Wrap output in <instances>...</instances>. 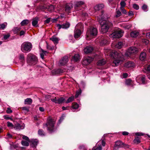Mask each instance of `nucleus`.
<instances>
[{"label": "nucleus", "mask_w": 150, "mask_h": 150, "mask_svg": "<svg viewBox=\"0 0 150 150\" xmlns=\"http://www.w3.org/2000/svg\"><path fill=\"white\" fill-rule=\"evenodd\" d=\"M101 15L97 18L98 21L100 23L101 27V32L104 33L108 30L109 28L112 25V23L108 20H104Z\"/></svg>", "instance_id": "obj_1"}, {"label": "nucleus", "mask_w": 150, "mask_h": 150, "mask_svg": "<svg viewBox=\"0 0 150 150\" xmlns=\"http://www.w3.org/2000/svg\"><path fill=\"white\" fill-rule=\"evenodd\" d=\"M110 55L114 59L113 63L115 64V66L118 65L124 60L122 54L119 51H112Z\"/></svg>", "instance_id": "obj_2"}, {"label": "nucleus", "mask_w": 150, "mask_h": 150, "mask_svg": "<svg viewBox=\"0 0 150 150\" xmlns=\"http://www.w3.org/2000/svg\"><path fill=\"white\" fill-rule=\"evenodd\" d=\"M47 121L45 125L47 127V130L50 133H52L55 131L56 129L54 126L55 124V121L54 120L50 117L48 118Z\"/></svg>", "instance_id": "obj_3"}, {"label": "nucleus", "mask_w": 150, "mask_h": 150, "mask_svg": "<svg viewBox=\"0 0 150 150\" xmlns=\"http://www.w3.org/2000/svg\"><path fill=\"white\" fill-rule=\"evenodd\" d=\"M32 45L31 43L29 42H25L22 44L21 46V50L24 52H30L31 50Z\"/></svg>", "instance_id": "obj_4"}, {"label": "nucleus", "mask_w": 150, "mask_h": 150, "mask_svg": "<svg viewBox=\"0 0 150 150\" xmlns=\"http://www.w3.org/2000/svg\"><path fill=\"white\" fill-rule=\"evenodd\" d=\"M38 61L37 58L34 54L30 53L28 55L27 62L29 65H35L37 63Z\"/></svg>", "instance_id": "obj_5"}, {"label": "nucleus", "mask_w": 150, "mask_h": 150, "mask_svg": "<svg viewBox=\"0 0 150 150\" xmlns=\"http://www.w3.org/2000/svg\"><path fill=\"white\" fill-rule=\"evenodd\" d=\"M98 31L96 28L93 27H91L87 30L86 33V36L89 39H91L93 37L96 35Z\"/></svg>", "instance_id": "obj_6"}, {"label": "nucleus", "mask_w": 150, "mask_h": 150, "mask_svg": "<svg viewBox=\"0 0 150 150\" xmlns=\"http://www.w3.org/2000/svg\"><path fill=\"white\" fill-rule=\"evenodd\" d=\"M123 32L122 30L120 29H118L110 34L109 36L110 38H119L123 35Z\"/></svg>", "instance_id": "obj_7"}, {"label": "nucleus", "mask_w": 150, "mask_h": 150, "mask_svg": "<svg viewBox=\"0 0 150 150\" xmlns=\"http://www.w3.org/2000/svg\"><path fill=\"white\" fill-rule=\"evenodd\" d=\"M138 52V50L137 48L132 47H129L125 54L127 57H129L131 55L137 53Z\"/></svg>", "instance_id": "obj_8"}, {"label": "nucleus", "mask_w": 150, "mask_h": 150, "mask_svg": "<svg viewBox=\"0 0 150 150\" xmlns=\"http://www.w3.org/2000/svg\"><path fill=\"white\" fill-rule=\"evenodd\" d=\"M70 26V24L68 22H67L61 25L59 24H57V27L59 30H60L61 28L63 29H67Z\"/></svg>", "instance_id": "obj_9"}, {"label": "nucleus", "mask_w": 150, "mask_h": 150, "mask_svg": "<svg viewBox=\"0 0 150 150\" xmlns=\"http://www.w3.org/2000/svg\"><path fill=\"white\" fill-rule=\"evenodd\" d=\"M93 59L90 57H85L83 61L82 64L84 65H88L93 61Z\"/></svg>", "instance_id": "obj_10"}, {"label": "nucleus", "mask_w": 150, "mask_h": 150, "mask_svg": "<svg viewBox=\"0 0 150 150\" xmlns=\"http://www.w3.org/2000/svg\"><path fill=\"white\" fill-rule=\"evenodd\" d=\"M73 6L71 4H67L65 7V11L68 14L71 13Z\"/></svg>", "instance_id": "obj_11"}, {"label": "nucleus", "mask_w": 150, "mask_h": 150, "mask_svg": "<svg viewBox=\"0 0 150 150\" xmlns=\"http://www.w3.org/2000/svg\"><path fill=\"white\" fill-rule=\"evenodd\" d=\"M79 24H78V25H77L76 27H77ZM76 27L74 30V37L76 39H77L80 37L81 34V32L80 30L76 29Z\"/></svg>", "instance_id": "obj_12"}, {"label": "nucleus", "mask_w": 150, "mask_h": 150, "mask_svg": "<svg viewBox=\"0 0 150 150\" xmlns=\"http://www.w3.org/2000/svg\"><path fill=\"white\" fill-rule=\"evenodd\" d=\"M68 59L67 56H65L62 58L61 60H60L59 64L61 66H63L66 64L68 62Z\"/></svg>", "instance_id": "obj_13"}, {"label": "nucleus", "mask_w": 150, "mask_h": 150, "mask_svg": "<svg viewBox=\"0 0 150 150\" xmlns=\"http://www.w3.org/2000/svg\"><path fill=\"white\" fill-rule=\"evenodd\" d=\"M93 47L91 46H87L84 49V52L86 54L91 53L93 50Z\"/></svg>", "instance_id": "obj_14"}, {"label": "nucleus", "mask_w": 150, "mask_h": 150, "mask_svg": "<svg viewBox=\"0 0 150 150\" xmlns=\"http://www.w3.org/2000/svg\"><path fill=\"white\" fill-rule=\"evenodd\" d=\"M63 70L60 69L53 70L52 71V73L53 75H58L63 73Z\"/></svg>", "instance_id": "obj_15"}, {"label": "nucleus", "mask_w": 150, "mask_h": 150, "mask_svg": "<svg viewBox=\"0 0 150 150\" xmlns=\"http://www.w3.org/2000/svg\"><path fill=\"white\" fill-rule=\"evenodd\" d=\"M146 58V54L145 52H142L139 56V59L142 61H145Z\"/></svg>", "instance_id": "obj_16"}, {"label": "nucleus", "mask_w": 150, "mask_h": 150, "mask_svg": "<svg viewBox=\"0 0 150 150\" xmlns=\"http://www.w3.org/2000/svg\"><path fill=\"white\" fill-rule=\"evenodd\" d=\"M134 62H129L126 63L125 64V67L127 68H130L134 67Z\"/></svg>", "instance_id": "obj_17"}, {"label": "nucleus", "mask_w": 150, "mask_h": 150, "mask_svg": "<svg viewBox=\"0 0 150 150\" xmlns=\"http://www.w3.org/2000/svg\"><path fill=\"white\" fill-rule=\"evenodd\" d=\"M38 18L37 17L34 18L33 19L32 22V25L33 26L37 27L38 26Z\"/></svg>", "instance_id": "obj_18"}, {"label": "nucleus", "mask_w": 150, "mask_h": 150, "mask_svg": "<svg viewBox=\"0 0 150 150\" xmlns=\"http://www.w3.org/2000/svg\"><path fill=\"white\" fill-rule=\"evenodd\" d=\"M100 42L101 45H105L107 44L108 42V40L106 37H102L101 40L100 41Z\"/></svg>", "instance_id": "obj_19"}, {"label": "nucleus", "mask_w": 150, "mask_h": 150, "mask_svg": "<svg viewBox=\"0 0 150 150\" xmlns=\"http://www.w3.org/2000/svg\"><path fill=\"white\" fill-rule=\"evenodd\" d=\"M104 7V5L102 4H98L95 6L94 9L96 10L99 11L102 9Z\"/></svg>", "instance_id": "obj_20"}, {"label": "nucleus", "mask_w": 150, "mask_h": 150, "mask_svg": "<svg viewBox=\"0 0 150 150\" xmlns=\"http://www.w3.org/2000/svg\"><path fill=\"white\" fill-rule=\"evenodd\" d=\"M115 145L116 146L121 147L124 146V144L120 141H117L115 142Z\"/></svg>", "instance_id": "obj_21"}, {"label": "nucleus", "mask_w": 150, "mask_h": 150, "mask_svg": "<svg viewBox=\"0 0 150 150\" xmlns=\"http://www.w3.org/2000/svg\"><path fill=\"white\" fill-rule=\"evenodd\" d=\"M30 23L29 20L27 19H25L23 20L21 23V26H23L28 24Z\"/></svg>", "instance_id": "obj_22"}, {"label": "nucleus", "mask_w": 150, "mask_h": 150, "mask_svg": "<svg viewBox=\"0 0 150 150\" xmlns=\"http://www.w3.org/2000/svg\"><path fill=\"white\" fill-rule=\"evenodd\" d=\"M84 4V2L82 1H77L74 4L75 6L77 7H80L82 5Z\"/></svg>", "instance_id": "obj_23"}, {"label": "nucleus", "mask_w": 150, "mask_h": 150, "mask_svg": "<svg viewBox=\"0 0 150 150\" xmlns=\"http://www.w3.org/2000/svg\"><path fill=\"white\" fill-rule=\"evenodd\" d=\"M80 59L79 55L78 54H75L73 57L72 60H73L75 62H77Z\"/></svg>", "instance_id": "obj_24"}, {"label": "nucleus", "mask_w": 150, "mask_h": 150, "mask_svg": "<svg viewBox=\"0 0 150 150\" xmlns=\"http://www.w3.org/2000/svg\"><path fill=\"white\" fill-rule=\"evenodd\" d=\"M139 34V33L137 31H135L131 32L130 35L132 37L134 38L137 36Z\"/></svg>", "instance_id": "obj_25"}, {"label": "nucleus", "mask_w": 150, "mask_h": 150, "mask_svg": "<svg viewBox=\"0 0 150 150\" xmlns=\"http://www.w3.org/2000/svg\"><path fill=\"white\" fill-rule=\"evenodd\" d=\"M55 44H57L58 43L59 39L55 36H53L50 38Z\"/></svg>", "instance_id": "obj_26"}, {"label": "nucleus", "mask_w": 150, "mask_h": 150, "mask_svg": "<svg viewBox=\"0 0 150 150\" xmlns=\"http://www.w3.org/2000/svg\"><path fill=\"white\" fill-rule=\"evenodd\" d=\"M32 100L31 98H27L25 100L24 103L25 104H30L32 103Z\"/></svg>", "instance_id": "obj_27"}, {"label": "nucleus", "mask_w": 150, "mask_h": 150, "mask_svg": "<svg viewBox=\"0 0 150 150\" xmlns=\"http://www.w3.org/2000/svg\"><path fill=\"white\" fill-rule=\"evenodd\" d=\"M123 43L121 42H119L115 45V47L118 49H120L123 46Z\"/></svg>", "instance_id": "obj_28"}, {"label": "nucleus", "mask_w": 150, "mask_h": 150, "mask_svg": "<svg viewBox=\"0 0 150 150\" xmlns=\"http://www.w3.org/2000/svg\"><path fill=\"white\" fill-rule=\"evenodd\" d=\"M105 61L104 59H102L98 62V65L100 66L103 65L105 64Z\"/></svg>", "instance_id": "obj_29"}, {"label": "nucleus", "mask_w": 150, "mask_h": 150, "mask_svg": "<svg viewBox=\"0 0 150 150\" xmlns=\"http://www.w3.org/2000/svg\"><path fill=\"white\" fill-rule=\"evenodd\" d=\"M140 139L138 137H136L133 141L134 142L137 144L140 143Z\"/></svg>", "instance_id": "obj_30"}, {"label": "nucleus", "mask_w": 150, "mask_h": 150, "mask_svg": "<svg viewBox=\"0 0 150 150\" xmlns=\"http://www.w3.org/2000/svg\"><path fill=\"white\" fill-rule=\"evenodd\" d=\"M138 78L142 81V83H144L145 81V76L144 75L141 76H139Z\"/></svg>", "instance_id": "obj_31"}, {"label": "nucleus", "mask_w": 150, "mask_h": 150, "mask_svg": "<svg viewBox=\"0 0 150 150\" xmlns=\"http://www.w3.org/2000/svg\"><path fill=\"white\" fill-rule=\"evenodd\" d=\"M65 100V99L63 97H60L57 100V103L62 104Z\"/></svg>", "instance_id": "obj_32"}, {"label": "nucleus", "mask_w": 150, "mask_h": 150, "mask_svg": "<svg viewBox=\"0 0 150 150\" xmlns=\"http://www.w3.org/2000/svg\"><path fill=\"white\" fill-rule=\"evenodd\" d=\"M14 128L17 130H20L23 128L22 126L20 124H18L16 125V126L14 127Z\"/></svg>", "instance_id": "obj_33"}, {"label": "nucleus", "mask_w": 150, "mask_h": 150, "mask_svg": "<svg viewBox=\"0 0 150 150\" xmlns=\"http://www.w3.org/2000/svg\"><path fill=\"white\" fill-rule=\"evenodd\" d=\"M42 53L40 54V57L42 59H43L44 58V56L45 55H46V54H48V52L45 51H44L43 50H42Z\"/></svg>", "instance_id": "obj_34"}, {"label": "nucleus", "mask_w": 150, "mask_h": 150, "mask_svg": "<svg viewBox=\"0 0 150 150\" xmlns=\"http://www.w3.org/2000/svg\"><path fill=\"white\" fill-rule=\"evenodd\" d=\"M74 96H72L70 97L66 101V103H68L72 102L74 100Z\"/></svg>", "instance_id": "obj_35"}, {"label": "nucleus", "mask_w": 150, "mask_h": 150, "mask_svg": "<svg viewBox=\"0 0 150 150\" xmlns=\"http://www.w3.org/2000/svg\"><path fill=\"white\" fill-rule=\"evenodd\" d=\"M127 0H122L120 3V7L124 8L126 5V3L125 2Z\"/></svg>", "instance_id": "obj_36"}, {"label": "nucleus", "mask_w": 150, "mask_h": 150, "mask_svg": "<svg viewBox=\"0 0 150 150\" xmlns=\"http://www.w3.org/2000/svg\"><path fill=\"white\" fill-rule=\"evenodd\" d=\"M32 144L34 146L37 145L38 143V141L37 139H32L31 141Z\"/></svg>", "instance_id": "obj_37"}, {"label": "nucleus", "mask_w": 150, "mask_h": 150, "mask_svg": "<svg viewBox=\"0 0 150 150\" xmlns=\"http://www.w3.org/2000/svg\"><path fill=\"white\" fill-rule=\"evenodd\" d=\"M38 134L40 136H44L45 135V132L42 129H39L38 131Z\"/></svg>", "instance_id": "obj_38"}, {"label": "nucleus", "mask_w": 150, "mask_h": 150, "mask_svg": "<svg viewBox=\"0 0 150 150\" xmlns=\"http://www.w3.org/2000/svg\"><path fill=\"white\" fill-rule=\"evenodd\" d=\"M7 25L6 23H4L0 24V29H4Z\"/></svg>", "instance_id": "obj_39"}, {"label": "nucleus", "mask_w": 150, "mask_h": 150, "mask_svg": "<svg viewBox=\"0 0 150 150\" xmlns=\"http://www.w3.org/2000/svg\"><path fill=\"white\" fill-rule=\"evenodd\" d=\"M79 107L78 104L76 103H74L72 104V108L74 109H77Z\"/></svg>", "instance_id": "obj_40"}, {"label": "nucleus", "mask_w": 150, "mask_h": 150, "mask_svg": "<svg viewBox=\"0 0 150 150\" xmlns=\"http://www.w3.org/2000/svg\"><path fill=\"white\" fill-rule=\"evenodd\" d=\"M19 59L21 61L23 62L24 61V56L23 54H21L19 56Z\"/></svg>", "instance_id": "obj_41"}, {"label": "nucleus", "mask_w": 150, "mask_h": 150, "mask_svg": "<svg viewBox=\"0 0 150 150\" xmlns=\"http://www.w3.org/2000/svg\"><path fill=\"white\" fill-rule=\"evenodd\" d=\"M98 146L96 147H94L92 149V150H102V148L101 145L99 146Z\"/></svg>", "instance_id": "obj_42"}, {"label": "nucleus", "mask_w": 150, "mask_h": 150, "mask_svg": "<svg viewBox=\"0 0 150 150\" xmlns=\"http://www.w3.org/2000/svg\"><path fill=\"white\" fill-rule=\"evenodd\" d=\"M21 144L23 146H28L29 145V143L28 142L25 141H22L21 142Z\"/></svg>", "instance_id": "obj_43"}, {"label": "nucleus", "mask_w": 150, "mask_h": 150, "mask_svg": "<svg viewBox=\"0 0 150 150\" xmlns=\"http://www.w3.org/2000/svg\"><path fill=\"white\" fill-rule=\"evenodd\" d=\"M121 15V13L120 10H118L116 11V14L115 15V17H118L120 16Z\"/></svg>", "instance_id": "obj_44"}, {"label": "nucleus", "mask_w": 150, "mask_h": 150, "mask_svg": "<svg viewBox=\"0 0 150 150\" xmlns=\"http://www.w3.org/2000/svg\"><path fill=\"white\" fill-rule=\"evenodd\" d=\"M132 81L129 79H127L125 81V83L127 85H130L131 84Z\"/></svg>", "instance_id": "obj_45"}, {"label": "nucleus", "mask_w": 150, "mask_h": 150, "mask_svg": "<svg viewBox=\"0 0 150 150\" xmlns=\"http://www.w3.org/2000/svg\"><path fill=\"white\" fill-rule=\"evenodd\" d=\"M7 126L9 127L13 128V124L9 122H8L7 123Z\"/></svg>", "instance_id": "obj_46"}, {"label": "nucleus", "mask_w": 150, "mask_h": 150, "mask_svg": "<svg viewBox=\"0 0 150 150\" xmlns=\"http://www.w3.org/2000/svg\"><path fill=\"white\" fill-rule=\"evenodd\" d=\"M81 90H79L77 91L76 93L75 96V97L76 98H77L78 96L81 94Z\"/></svg>", "instance_id": "obj_47"}, {"label": "nucleus", "mask_w": 150, "mask_h": 150, "mask_svg": "<svg viewBox=\"0 0 150 150\" xmlns=\"http://www.w3.org/2000/svg\"><path fill=\"white\" fill-rule=\"evenodd\" d=\"M10 34L9 33H8L7 34L4 35L3 38L4 40H7L10 37Z\"/></svg>", "instance_id": "obj_48"}, {"label": "nucleus", "mask_w": 150, "mask_h": 150, "mask_svg": "<svg viewBox=\"0 0 150 150\" xmlns=\"http://www.w3.org/2000/svg\"><path fill=\"white\" fill-rule=\"evenodd\" d=\"M142 9L144 11H147L148 10L147 6L146 5H144L142 6Z\"/></svg>", "instance_id": "obj_49"}, {"label": "nucleus", "mask_w": 150, "mask_h": 150, "mask_svg": "<svg viewBox=\"0 0 150 150\" xmlns=\"http://www.w3.org/2000/svg\"><path fill=\"white\" fill-rule=\"evenodd\" d=\"M133 8L136 10H138L139 9V6L137 4H134L133 5Z\"/></svg>", "instance_id": "obj_50"}, {"label": "nucleus", "mask_w": 150, "mask_h": 150, "mask_svg": "<svg viewBox=\"0 0 150 150\" xmlns=\"http://www.w3.org/2000/svg\"><path fill=\"white\" fill-rule=\"evenodd\" d=\"M120 10L122 12L125 14L127 13L126 11L124 9V8L120 7Z\"/></svg>", "instance_id": "obj_51"}, {"label": "nucleus", "mask_w": 150, "mask_h": 150, "mask_svg": "<svg viewBox=\"0 0 150 150\" xmlns=\"http://www.w3.org/2000/svg\"><path fill=\"white\" fill-rule=\"evenodd\" d=\"M6 112L8 113H10L12 112V111L11 110L10 108H7Z\"/></svg>", "instance_id": "obj_52"}, {"label": "nucleus", "mask_w": 150, "mask_h": 150, "mask_svg": "<svg viewBox=\"0 0 150 150\" xmlns=\"http://www.w3.org/2000/svg\"><path fill=\"white\" fill-rule=\"evenodd\" d=\"M57 100L56 97L51 99V101L55 103H57Z\"/></svg>", "instance_id": "obj_53"}, {"label": "nucleus", "mask_w": 150, "mask_h": 150, "mask_svg": "<svg viewBox=\"0 0 150 150\" xmlns=\"http://www.w3.org/2000/svg\"><path fill=\"white\" fill-rule=\"evenodd\" d=\"M4 118L6 120H12V118L11 117H8V115H5L4 116Z\"/></svg>", "instance_id": "obj_54"}, {"label": "nucleus", "mask_w": 150, "mask_h": 150, "mask_svg": "<svg viewBox=\"0 0 150 150\" xmlns=\"http://www.w3.org/2000/svg\"><path fill=\"white\" fill-rule=\"evenodd\" d=\"M100 142L101 143L102 145L103 146H105V142L103 140H102L100 141L98 143H99Z\"/></svg>", "instance_id": "obj_55"}, {"label": "nucleus", "mask_w": 150, "mask_h": 150, "mask_svg": "<svg viewBox=\"0 0 150 150\" xmlns=\"http://www.w3.org/2000/svg\"><path fill=\"white\" fill-rule=\"evenodd\" d=\"M23 139H25V140L28 141V142H29V138L27 136H24L23 137Z\"/></svg>", "instance_id": "obj_56"}, {"label": "nucleus", "mask_w": 150, "mask_h": 150, "mask_svg": "<svg viewBox=\"0 0 150 150\" xmlns=\"http://www.w3.org/2000/svg\"><path fill=\"white\" fill-rule=\"evenodd\" d=\"M51 18H48L45 21V22L46 23H49L50 21Z\"/></svg>", "instance_id": "obj_57"}, {"label": "nucleus", "mask_w": 150, "mask_h": 150, "mask_svg": "<svg viewBox=\"0 0 150 150\" xmlns=\"http://www.w3.org/2000/svg\"><path fill=\"white\" fill-rule=\"evenodd\" d=\"M135 135L137 136H141L143 135V134L142 133L137 132L136 133Z\"/></svg>", "instance_id": "obj_58"}, {"label": "nucleus", "mask_w": 150, "mask_h": 150, "mask_svg": "<svg viewBox=\"0 0 150 150\" xmlns=\"http://www.w3.org/2000/svg\"><path fill=\"white\" fill-rule=\"evenodd\" d=\"M47 48L49 50H53V47L51 46L50 45H47Z\"/></svg>", "instance_id": "obj_59"}, {"label": "nucleus", "mask_w": 150, "mask_h": 150, "mask_svg": "<svg viewBox=\"0 0 150 150\" xmlns=\"http://www.w3.org/2000/svg\"><path fill=\"white\" fill-rule=\"evenodd\" d=\"M129 134V133L127 132H122V134L123 135H127Z\"/></svg>", "instance_id": "obj_60"}, {"label": "nucleus", "mask_w": 150, "mask_h": 150, "mask_svg": "<svg viewBox=\"0 0 150 150\" xmlns=\"http://www.w3.org/2000/svg\"><path fill=\"white\" fill-rule=\"evenodd\" d=\"M123 77V78H126L127 77L128 74L127 73H123L122 74Z\"/></svg>", "instance_id": "obj_61"}, {"label": "nucleus", "mask_w": 150, "mask_h": 150, "mask_svg": "<svg viewBox=\"0 0 150 150\" xmlns=\"http://www.w3.org/2000/svg\"><path fill=\"white\" fill-rule=\"evenodd\" d=\"M39 110L41 112H44L45 111L44 108L42 107H40L39 108Z\"/></svg>", "instance_id": "obj_62"}, {"label": "nucleus", "mask_w": 150, "mask_h": 150, "mask_svg": "<svg viewBox=\"0 0 150 150\" xmlns=\"http://www.w3.org/2000/svg\"><path fill=\"white\" fill-rule=\"evenodd\" d=\"M146 35L147 38L150 39V33H146Z\"/></svg>", "instance_id": "obj_63"}, {"label": "nucleus", "mask_w": 150, "mask_h": 150, "mask_svg": "<svg viewBox=\"0 0 150 150\" xmlns=\"http://www.w3.org/2000/svg\"><path fill=\"white\" fill-rule=\"evenodd\" d=\"M145 69L148 71H150V65L148 66V67L145 68Z\"/></svg>", "instance_id": "obj_64"}]
</instances>
